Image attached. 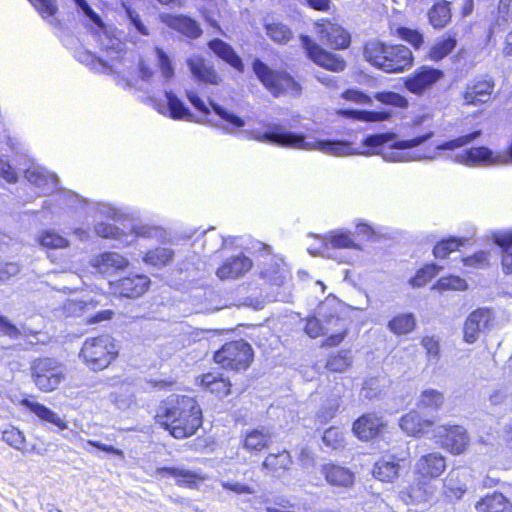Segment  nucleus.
Wrapping results in <instances>:
<instances>
[{"label":"nucleus","instance_id":"nucleus-50","mask_svg":"<svg viewBox=\"0 0 512 512\" xmlns=\"http://www.w3.org/2000/svg\"><path fill=\"white\" fill-rule=\"evenodd\" d=\"M39 242L43 247L51 249L65 248L69 245L66 238L52 230L43 231L39 237Z\"/></svg>","mask_w":512,"mask_h":512},{"label":"nucleus","instance_id":"nucleus-4","mask_svg":"<svg viewBox=\"0 0 512 512\" xmlns=\"http://www.w3.org/2000/svg\"><path fill=\"white\" fill-rule=\"evenodd\" d=\"M252 69L258 80L274 97L283 94L293 97L301 95V85L289 73L273 70L259 58L253 60Z\"/></svg>","mask_w":512,"mask_h":512},{"label":"nucleus","instance_id":"nucleus-41","mask_svg":"<svg viewBox=\"0 0 512 512\" xmlns=\"http://www.w3.org/2000/svg\"><path fill=\"white\" fill-rule=\"evenodd\" d=\"M271 441V435L264 430L253 429L246 434L244 448L247 450L260 451L266 448Z\"/></svg>","mask_w":512,"mask_h":512},{"label":"nucleus","instance_id":"nucleus-5","mask_svg":"<svg viewBox=\"0 0 512 512\" xmlns=\"http://www.w3.org/2000/svg\"><path fill=\"white\" fill-rule=\"evenodd\" d=\"M114 340L109 335L87 338L82 345L79 357L93 371L108 367L117 356Z\"/></svg>","mask_w":512,"mask_h":512},{"label":"nucleus","instance_id":"nucleus-33","mask_svg":"<svg viewBox=\"0 0 512 512\" xmlns=\"http://www.w3.org/2000/svg\"><path fill=\"white\" fill-rule=\"evenodd\" d=\"M99 25V31L97 33L98 43L102 50L108 53H114L119 55L125 47V44L117 37L113 36L104 27L102 22L96 23ZM111 59H118V56L111 57Z\"/></svg>","mask_w":512,"mask_h":512},{"label":"nucleus","instance_id":"nucleus-54","mask_svg":"<svg viewBox=\"0 0 512 512\" xmlns=\"http://www.w3.org/2000/svg\"><path fill=\"white\" fill-rule=\"evenodd\" d=\"M330 330H332V328L326 326L323 322V319L315 316L307 319L304 328L305 333L311 338H316L320 335H326Z\"/></svg>","mask_w":512,"mask_h":512},{"label":"nucleus","instance_id":"nucleus-10","mask_svg":"<svg viewBox=\"0 0 512 512\" xmlns=\"http://www.w3.org/2000/svg\"><path fill=\"white\" fill-rule=\"evenodd\" d=\"M443 71L429 66L416 69L405 79V88L415 95H422L432 88L442 77Z\"/></svg>","mask_w":512,"mask_h":512},{"label":"nucleus","instance_id":"nucleus-11","mask_svg":"<svg viewBox=\"0 0 512 512\" xmlns=\"http://www.w3.org/2000/svg\"><path fill=\"white\" fill-rule=\"evenodd\" d=\"M150 285V279L143 274H130L110 282L115 295L126 298H137L143 295Z\"/></svg>","mask_w":512,"mask_h":512},{"label":"nucleus","instance_id":"nucleus-55","mask_svg":"<svg viewBox=\"0 0 512 512\" xmlns=\"http://www.w3.org/2000/svg\"><path fill=\"white\" fill-rule=\"evenodd\" d=\"M351 364L349 352L341 351L337 355L330 356L326 363V368L333 372H343Z\"/></svg>","mask_w":512,"mask_h":512},{"label":"nucleus","instance_id":"nucleus-57","mask_svg":"<svg viewBox=\"0 0 512 512\" xmlns=\"http://www.w3.org/2000/svg\"><path fill=\"white\" fill-rule=\"evenodd\" d=\"M342 387H339L338 398H333L327 401V404L318 412L317 416L321 422H326L332 419L342 405Z\"/></svg>","mask_w":512,"mask_h":512},{"label":"nucleus","instance_id":"nucleus-30","mask_svg":"<svg viewBox=\"0 0 512 512\" xmlns=\"http://www.w3.org/2000/svg\"><path fill=\"white\" fill-rule=\"evenodd\" d=\"M477 512H511L510 501L499 492H494L483 497L475 505Z\"/></svg>","mask_w":512,"mask_h":512},{"label":"nucleus","instance_id":"nucleus-12","mask_svg":"<svg viewBox=\"0 0 512 512\" xmlns=\"http://www.w3.org/2000/svg\"><path fill=\"white\" fill-rule=\"evenodd\" d=\"M164 95L166 98V104L163 101L150 98V101L153 103V107L161 114L167 115L175 120H188L193 121L194 115L190 111V109L184 104V102L177 97L175 93L171 90H164Z\"/></svg>","mask_w":512,"mask_h":512},{"label":"nucleus","instance_id":"nucleus-45","mask_svg":"<svg viewBox=\"0 0 512 512\" xmlns=\"http://www.w3.org/2000/svg\"><path fill=\"white\" fill-rule=\"evenodd\" d=\"M457 44V40L448 36L437 41L429 50V57L431 60L438 61L446 57Z\"/></svg>","mask_w":512,"mask_h":512},{"label":"nucleus","instance_id":"nucleus-63","mask_svg":"<svg viewBox=\"0 0 512 512\" xmlns=\"http://www.w3.org/2000/svg\"><path fill=\"white\" fill-rule=\"evenodd\" d=\"M79 60L88 66H92V69L95 70H98V67L102 68L104 71L110 70V66L107 61L96 57L89 51L81 52L79 54Z\"/></svg>","mask_w":512,"mask_h":512},{"label":"nucleus","instance_id":"nucleus-60","mask_svg":"<svg viewBox=\"0 0 512 512\" xmlns=\"http://www.w3.org/2000/svg\"><path fill=\"white\" fill-rule=\"evenodd\" d=\"M382 392L379 378L371 377L364 381L362 386V396L368 400L376 399Z\"/></svg>","mask_w":512,"mask_h":512},{"label":"nucleus","instance_id":"nucleus-32","mask_svg":"<svg viewBox=\"0 0 512 512\" xmlns=\"http://www.w3.org/2000/svg\"><path fill=\"white\" fill-rule=\"evenodd\" d=\"M512 22V0H499L497 14L488 30V37L505 30Z\"/></svg>","mask_w":512,"mask_h":512},{"label":"nucleus","instance_id":"nucleus-23","mask_svg":"<svg viewBox=\"0 0 512 512\" xmlns=\"http://www.w3.org/2000/svg\"><path fill=\"white\" fill-rule=\"evenodd\" d=\"M326 481L332 486L350 487L354 483V474L348 468L328 463L321 469Z\"/></svg>","mask_w":512,"mask_h":512},{"label":"nucleus","instance_id":"nucleus-42","mask_svg":"<svg viewBox=\"0 0 512 512\" xmlns=\"http://www.w3.org/2000/svg\"><path fill=\"white\" fill-rule=\"evenodd\" d=\"M94 230L98 236L102 238L115 239L119 241L121 244H130L128 237H133L132 235L124 233L123 230H121L117 226L105 222L97 223L94 227Z\"/></svg>","mask_w":512,"mask_h":512},{"label":"nucleus","instance_id":"nucleus-44","mask_svg":"<svg viewBox=\"0 0 512 512\" xmlns=\"http://www.w3.org/2000/svg\"><path fill=\"white\" fill-rule=\"evenodd\" d=\"M481 135H482L481 130H474L471 133L459 136V137L449 140V141H445L442 144L437 145L435 149L438 151H446V150L453 151L455 149L461 148L463 146H466V145L474 142Z\"/></svg>","mask_w":512,"mask_h":512},{"label":"nucleus","instance_id":"nucleus-8","mask_svg":"<svg viewBox=\"0 0 512 512\" xmlns=\"http://www.w3.org/2000/svg\"><path fill=\"white\" fill-rule=\"evenodd\" d=\"M300 40L307 56L319 66L334 72H341L345 69L346 62L342 57L324 50L310 36L301 35Z\"/></svg>","mask_w":512,"mask_h":512},{"label":"nucleus","instance_id":"nucleus-20","mask_svg":"<svg viewBox=\"0 0 512 512\" xmlns=\"http://www.w3.org/2000/svg\"><path fill=\"white\" fill-rule=\"evenodd\" d=\"M435 420L423 418L420 411H411L400 419V427L408 435L420 437L429 433Z\"/></svg>","mask_w":512,"mask_h":512},{"label":"nucleus","instance_id":"nucleus-22","mask_svg":"<svg viewBox=\"0 0 512 512\" xmlns=\"http://www.w3.org/2000/svg\"><path fill=\"white\" fill-rule=\"evenodd\" d=\"M320 32L321 41L332 49H346L350 45V34L337 24L329 23Z\"/></svg>","mask_w":512,"mask_h":512},{"label":"nucleus","instance_id":"nucleus-9","mask_svg":"<svg viewBox=\"0 0 512 512\" xmlns=\"http://www.w3.org/2000/svg\"><path fill=\"white\" fill-rule=\"evenodd\" d=\"M494 87L492 77H477L470 80L462 92L463 105L478 106L489 102Z\"/></svg>","mask_w":512,"mask_h":512},{"label":"nucleus","instance_id":"nucleus-15","mask_svg":"<svg viewBox=\"0 0 512 512\" xmlns=\"http://www.w3.org/2000/svg\"><path fill=\"white\" fill-rule=\"evenodd\" d=\"M491 321V313L487 309H477L473 311L464 323L463 333L464 341L467 343H474L479 333L488 327Z\"/></svg>","mask_w":512,"mask_h":512},{"label":"nucleus","instance_id":"nucleus-39","mask_svg":"<svg viewBox=\"0 0 512 512\" xmlns=\"http://www.w3.org/2000/svg\"><path fill=\"white\" fill-rule=\"evenodd\" d=\"M174 257V251L167 247H157L150 250L144 256L146 264L161 268L168 265Z\"/></svg>","mask_w":512,"mask_h":512},{"label":"nucleus","instance_id":"nucleus-34","mask_svg":"<svg viewBox=\"0 0 512 512\" xmlns=\"http://www.w3.org/2000/svg\"><path fill=\"white\" fill-rule=\"evenodd\" d=\"M494 241L500 249L503 272L512 273V233L496 235Z\"/></svg>","mask_w":512,"mask_h":512},{"label":"nucleus","instance_id":"nucleus-1","mask_svg":"<svg viewBox=\"0 0 512 512\" xmlns=\"http://www.w3.org/2000/svg\"><path fill=\"white\" fill-rule=\"evenodd\" d=\"M434 136L433 131L411 139H398L394 133H378L367 135L361 142V147H355L347 140L316 139L303 133L288 130L281 124H269L264 131H252L254 140L274 144L281 147L318 150L332 156L372 155L379 154L385 161L409 162L417 160H434V153H420L413 149L423 145Z\"/></svg>","mask_w":512,"mask_h":512},{"label":"nucleus","instance_id":"nucleus-51","mask_svg":"<svg viewBox=\"0 0 512 512\" xmlns=\"http://www.w3.org/2000/svg\"><path fill=\"white\" fill-rule=\"evenodd\" d=\"M374 98L382 104L397 108H406L408 106V100L403 95L393 91L376 92Z\"/></svg>","mask_w":512,"mask_h":512},{"label":"nucleus","instance_id":"nucleus-21","mask_svg":"<svg viewBox=\"0 0 512 512\" xmlns=\"http://www.w3.org/2000/svg\"><path fill=\"white\" fill-rule=\"evenodd\" d=\"M194 79L207 84H218L220 77L214 67L201 56H192L186 61Z\"/></svg>","mask_w":512,"mask_h":512},{"label":"nucleus","instance_id":"nucleus-37","mask_svg":"<svg viewBox=\"0 0 512 512\" xmlns=\"http://www.w3.org/2000/svg\"><path fill=\"white\" fill-rule=\"evenodd\" d=\"M399 464L393 460H379L373 468V475L382 482H392L398 476Z\"/></svg>","mask_w":512,"mask_h":512},{"label":"nucleus","instance_id":"nucleus-47","mask_svg":"<svg viewBox=\"0 0 512 512\" xmlns=\"http://www.w3.org/2000/svg\"><path fill=\"white\" fill-rule=\"evenodd\" d=\"M440 269L441 268L434 263L427 264L417 271L415 276L409 280V283L413 287H423L439 273Z\"/></svg>","mask_w":512,"mask_h":512},{"label":"nucleus","instance_id":"nucleus-25","mask_svg":"<svg viewBox=\"0 0 512 512\" xmlns=\"http://www.w3.org/2000/svg\"><path fill=\"white\" fill-rule=\"evenodd\" d=\"M208 47L230 66L240 72L243 71L244 65L242 59L237 55L231 45L219 38H215L208 42Z\"/></svg>","mask_w":512,"mask_h":512},{"label":"nucleus","instance_id":"nucleus-46","mask_svg":"<svg viewBox=\"0 0 512 512\" xmlns=\"http://www.w3.org/2000/svg\"><path fill=\"white\" fill-rule=\"evenodd\" d=\"M265 28L267 35L276 43L286 44L292 38V31L283 23H268Z\"/></svg>","mask_w":512,"mask_h":512},{"label":"nucleus","instance_id":"nucleus-14","mask_svg":"<svg viewBox=\"0 0 512 512\" xmlns=\"http://www.w3.org/2000/svg\"><path fill=\"white\" fill-rule=\"evenodd\" d=\"M160 19L167 27L190 39H197L203 33L198 21L187 15L162 14Z\"/></svg>","mask_w":512,"mask_h":512},{"label":"nucleus","instance_id":"nucleus-48","mask_svg":"<svg viewBox=\"0 0 512 512\" xmlns=\"http://www.w3.org/2000/svg\"><path fill=\"white\" fill-rule=\"evenodd\" d=\"M209 105L213 112L219 116L222 120H224L227 124H229L232 129L241 128L245 125V121L236 115L235 113L227 110L220 104L214 102L213 100H209Z\"/></svg>","mask_w":512,"mask_h":512},{"label":"nucleus","instance_id":"nucleus-64","mask_svg":"<svg viewBox=\"0 0 512 512\" xmlns=\"http://www.w3.org/2000/svg\"><path fill=\"white\" fill-rule=\"evenodd\" d=\"M56 190H57L58 201H60L62 204H65L70 207H74L75 203H85L86 202V200L83 197H81L80 195H78L77 193H75L71 190H66V189H61V188H58Z\"/></svg>","mask_w":512,"mask_h":512},{"label":"nucleus","instance_id":"nucleus-3","mask_svg":"<svg viewBox=\"0 0 512 512\" xmlns=\"http://www.w3.org/2000/svg\"><path fill=\"white\" fill-rule=\"evenodd\" d=\"M364 57L385 73H401L413 64L412 51L402 44L370 41L364 47Z\"/></svg>","mask_w":512,"mask_h":512},{"label":"nucleus","instance_id":"nucleus-7","mask_svg":"<svg viewBox=\"0 0 512 512\" xmlns=\"http://www.w3.org/2000/svg\"><path fill=\"white\" fill-rule=\"evenodd\" d=\"M254 351L245 340L224 344L214 353V361L224 369L233 371L246 370L253 361Z\"/></svg>","mask_w":512,"mask_h":512},{"label":"nucleus","instance_id":"nucleus-2","mask_svg":"<svg viewBox=\"0 0 512 512\" xmlns=\"http://www.w3.org/2000/svg\"><path fill=\"white\" fill-rule=\"evenodd\" d=\"M155 420L174 438L184 439L196 434L201 427L202 410L195 398L171 394L160 402Z\"/></svg>","mask_w":512,"mask_h":512},{"label":"nucleus","instance_id":"nucleus-16","mask_svg":"<svg viewBox=\"0 0 512 512\" xmlns=\"http://www.w3.org/2000/svg\"><path fill=\"white\" fill-rule=\"evenodd\" d=\"M415 468L423 479L438 478L446 469V460L438 452L429 453L416 462Z\"/></svg>","mask_w":512,"mask_h":512},{"label":"nucleus","instance_id":"nucleus-52","mask_svg":"<svg viewBox=\"0 0 512 512\" xmlns=\"http://www.w3.org/2000/svg\"><path fill=\"white\" fill-rule=\"evenodd\" d=\"M433 487L421 480L410 488V497L413 501L428 502L433 498Z\"/></svg>","mask_w":512,"mask_h":512},{"label":"nucleus","instance_id":"nucleus-6","mask_svg":"<svg viewBox=\"0 0 512 512\" xmlns=\"http://www.w3.org/2000/svg\"><path fill=\"white\" fill-rule=\"evenodd\" d=\"M31 379L42 392H51L65 379L64 367L55 358L39 357L30 365Z\"/></svg>","mask_w":512,"mask_h":512},{"label":"nucleus","instance_id":"nucleus-36","mask_svg":"<svg viewBox=\"0 0 512 512\" xmlns=\"http://www.w3.org/2000/svg\"><path fill=\"white\" fill-rule=\"evenodd\" d=\"M428 17L430 24L434 28L440 29L445 27L451 19V10L449 7V3L443 1L434 4L428 12Z\"/></svg>","mask_w":512,"mask_h":512},{"label":"nucleus","instance_id":"nucleus-17","mask_svg":"<svg viewBox=\"0 0 512 512\" xmlns=\"http://www.w3.org/2000/svg\"><path fill=\"white\" fill-rule=\"evenodd\" d=\"M383 427L381 417L374 413H366L354 421L352 430L359 439L368 441L378 436Z\"/></svg>","mask_w":512,"mask_h":512},{"label":"nucleus","instance_id":"nucleus-53","mask_svg":"<svg viewBox=\"0 0 512 512\" xmlns=\"http://www.w3.org/2000/svg\"><path fill=\"white\" fill-rule=\"evenodd\" d=\"M2 440L17 450H24L25 437L17 428L11 426L2 432Z\"/></svg>","mask_w":512,"mask_h":512},{"label":"nucleus","instance_id":"nucleus-43","mask_svg":"<svg viewBox=\"0 0 512 512\" xmlns=\"http://www.w3.org/2000/svg\"><path fill=\"white\" fill-rule=\"evenodd\" d=\"M155 54L157 59V66L163 78V85H166L174 78L175 69L170 57L163 49L156 47Z\"/></svg>","mask_w":512,"mask_h":512},{"label":"nucleus","instance_id":"nucleus-18","mask_svg":"<svg viewBox=\"0 0 512 512\" xmlns=\"http://www.w3.org/2000/svg\"><path fill=\"white\" fill-rule=\"evenodd\" d=\"M252 267V261L244 254H238L228 258L217 269L216 275L222 279H235L243 276Z\"/></svg>","mask_w":512,"mask_h":512},{"label":"nucleus","instance_id":"nucleus-29","mask_svg":"<svg viewBox=\"0 0 512 512\" xmlns=\"http://www.w3.org/2000/svg\"><path fill=\"white\" fill-rule=\"evenodd\" d=\"M159 477H174L178 486L195 488L199 477L193 471L179 467H160L156 470Z\"/></svg>","mask_w":512,"mask_h":512},{"label":"nucleus","instance_id":"nucleus-28","mask_svg":"<svg viewBox=\"0 0 512 512\" xmlns=\"http://www.w3.org/2000/svg\"><path fill=\"white\" fill-rule=\"evenodd\" d=\"M201 385L218 398H224L232 394L231 382L220 373L210 372L204 374L201 378Z\"/></svg>","mask_w":512,"mask_h":512},{"label":"nucleus","instance_id":"nucleus-19","mask_svg":"<svg viewBox=\"0 0 512 512\" xmlns=\"http://www.w3.org/2000/svg\"><path fill=\"white\" fill-rule=\"evenodd\" d=\"M25 178L36 186L42 194H49L58 189V177L43 167H30L25 171Z\"/></svg>","mask_w":512,"mask_h":512},{"label":"nucleus","instance_id":"nucleus-61","mask_svg":"<svg viewBox=\"0 0 512 512\" xmlns=\"http://www.w3.org/2000/svg\"><path fill=\"white\" fill-rule=\"evenodd\" d=\"M322 441L325 446L337 449L342 445L343 433L336 427H330L324 431Z\"/></svg>","mask_w":512,"mask_h":512},{"label":"nucleus","instance_id":"nucleus-40","mask_svg":"<svg viewBox=\"0 0 512 512\" xmlns=\"http://www.w3.org/2000/svg\"><path fill=\"white\" fill-rule=\"evenodd\" d=\"M416 319L412 313H404L395 316L388 323V328L395 334H408L414 330Z\"/></svg>","mask_w":512,"mask_h":512},{"label":"nucleus","instance_id":"nucleus-56","mask_svg":"<svg viewBox=\"0 0 512 512\" xmlns=\"http://www.w3.org/2000/svg\"><path fill=\"white\" fill-rule=\"evenodd\" d=\"M121 4L125 11L127 19L129 20L130 24L135 28V30L141 35H148V29L143 24L140 15L130 6L129 0H122Z\"/></svg>","mask_w":512,"mask_h":512},{"label":"nucleus","instance_id":"nucleus-59","mask_svg":"<svg viewBox=\"0 0 512 512\" xmlns=\"http://www.w3.org/2000/svg\"><path fill=\"white\" fill-rule=\"evenodd\" d=\"M397 36L410 43L415 49H419L424 42L423 35L420 32L407 27L398 28Z\"/></svg>","mask_w":512,"mask_h":512},{"label":"nucleus","instance_id":"nucleus-26","mask_svg":"<svg viewBox=\"0 0 512 512\" xmlns=\"http://www.w3.org/2000/svg\"><path fill=\"white\" fill-rule=\"evenodd\" d=\"M20 404L27 408L30 412L34 413L42 421L54 424L60 430H65L68 428L67 423L61 419L58 414L43 404L31 401L28 398H23L20 401Z\"/></svg>","mask_w":512,"mask_h":512},{"label":"nucleus","instance_id":"nucleus-62","mask_svg":"<svg viewBox=\"0 0 512 512\" xmlns=\"http://www.w3.org/2000/svg\"><path fill=\"white\" fill-rule=\"evenodd\" d=\"M42 17L53 16L58 8L56 0H29Z\"/></svg>","mask_w":512,"mask_h":512},{"label":"nucleus","instance_id":"nucleus-49","mask_svg":"<svg viewBox=\"0 0 512 512\" xmlns=\"http://www.w3.org/2000/svg\"><path fill=\"white\" fill-rule=\"evenodd\" d=\"M466 241V239L449 237L437 243V245L433 249V254L436 258L444 259L451 252L455 251L458 247L464 245Z\"/></svg>","mask_w":512,"mask_h":512},{"label":"nucleus","instance_id":"nucleus-13","mask_svg":"<svg viewBox=\"0 0 512 512\" xmlns=\"http://www.w3.org/2000/svg\"><path fill=\"white\" fill-rule=\"evenodd\" d=\"M441 445L453 454H460L468 444L467 431L463 426H441L438 429Z\"/></svg>","mask_w":512,"mask_h":512},{"label":"nucleus","instance_id":"nucleus-35","mask_svg":"<svg viewBox=\"0 0 512 512\" xmlns=\"http://www.w3.org/2000/svg\"><path fill=\"white\" fill-rule=\"evenodd\" d=\"M340 114L349 118L366 121V122H379L388 120L391 117V112L388 110L382 111H369V110H354L342 109Z\"/></svg>","mask_w":512,"mask_h":512},{"label":"nucleus","instance_id":"nucleus-31","mask_svg":"<svg viewBox=\"0 0 512 512\" xmlns=\"http://www.w3.org/2000/svg\"><path fill=\"white\" fill-rule=\"evenodd\" d=\"M291 464L290 453L283 450L277 454H269L262 463V469L270 472L272 476L280 477L290 469Z\"/></svg>","mask_w":512,"mask_h":512},{"label":"nucleus","instance_id":"nucleus-38","mask_svg":"<svg viewBox=\"0 0 512 512\" xmlns=\"http://www.w3.org/2000/svg\"><path fill=\"white\" fill-rule=\"evenodd\" d=\"M326 248L342 249L353 248L359 249V245L354 242L351 234L345 231H332L325 237Z\"/></svg>","mask_w":512,"mask_h":512},{"label":"nucleus","instance_id":"nucleus-58","mask_svg":"<svg viewBox=\"0 0 512 512\" xmlns=\"http://www.w3.org/2000/svg\"><path fill=\"white\" fill-rule=\"evenodd\" d=\"M436 287L439 290H457L464 291L467 289V283L458 276L442 277L437 281Z\"/></svg>","mask_w":512,"mask_h":512},{"label":"nucleus","instance_id":"nucleus-24","mask_svg":"<svg viewBox=\"0 0 512 512\" xmlns=\"http://www.w3.org/2000/svg\"><path fill=\"white\" fill-rule=\"evenodd\" d=\"M128 264V260L116 252H104L93 260V266L101 274L114 273L124 269Z\"/></svg>","mask_w":512,"mask_h":512},{"label":"nucleus","instance_id":"nucleus-27","mask_svg":"<svg viewBox=\"0 0 512 512\" xmlns=\"http://www.w3.org/2000/svg\"><path fill=\"white\" fill-rule=\"evenodd\" d=\"M444 401L445 398L442 392L436 389H425L420 394L417 408L420 412L431 415L434 419V415L438 413Z\"/></svg>","mask_w":512,"mask_h":512}]
</instances>
